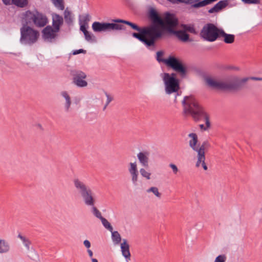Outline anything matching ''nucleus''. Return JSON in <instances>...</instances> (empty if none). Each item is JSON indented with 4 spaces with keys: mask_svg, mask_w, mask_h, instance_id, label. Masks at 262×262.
<instances>
[{
    "mask_svg": "<svg viewBox=\"0 0 262 262\" xmlns=\"http://www.w3.org/2000/svg\"><path fill=\"white\" fill-rule=\"evenodd\" d=\"M182 104L183 107V113L184 115L191 116L195 121H198L204 118L206 128L210 127L209 116L192 96H185L182 101Z\"/></svg>",
    "mask_w": 262,
    "mask_h": 262,
    "instance_id": "1",
    "label": "nucleus"
},
{
    "mask_svg": "<svg viewBox=\"0 0 262 262\" xmlns=\"http://www.w3.org/2000/svg\"><path fill=\"white\" fill-rule=\"evenodd\" d=\"M249 79L262 81V77H250L240 79L237 77H233L225 81H217L211 78L206 79L207 84L213 89L221 90L238 91L241 90L245 83Z\"/></svg>",
    "mask_w": 262,
    "mask_h": 262,
    "instance_id": "2",
    "label": "nucleus"
},
{
    "mask_svg": "<svg viewBox=\"0 0 262 262\" xmlns=\"http://www.w3.org/2000/svg\"><path fill=\"white\" fill-rule=\"evenodd\" d=\"M113 21L115 23H121L128 25L133 30L138 31L139 33H133L132 36L143 42L147 47L155 46L154 41L150 36V34L154 30L152 27L150 28H147L146 27L141 28L130 21L120 19H114Z\"/></svg>",
    "mask_w": 262,
    "mask_h": 262,
    "instance_id": "3",
    "label": "nucleus"
},
{
    "mask_svg": "<svg viewBox=\"0 0 262 262\" xmlns=\"http://www.w3.org/2000/svg\"><path fill=\"white\" fill-rule=\"evenodd\" d=\"M163 51H158L156 53V59L159 62H163L167 67L171 68L173 71L178 73L181 78L186 76L187 70L182 60L174 56H169L167 58H162L164 55Z\"/></svg>",
    "mask_w": 262,
    "mask_h": 262,
    "instance_id": "4",
    "label": "nucleus"
},
{
    "mask_svg": "<svg viewBox=\"0 0 262 262\" xmlns=\"http://www.w3.org/2000/svg\"><path fill=\"white\" fill-rule=\"evenodd\" d=\"M74 188L79 194L82 197L86 206H93L95 203L94 193L91 188L83 181L75 178L73 181Z\"/></svg>",
    "mask_w": 262,
    "mask_h": 262,
    "instance_id": "5",
    "label": "nucleus"
},
{
    "mask_svg": "<svg viewBox=\"0 0 262 262\" xmlns=\"http://www.w3.org/2000/svg\"><path fill=\"white\" fill-rule=\"evenodd\" d=\"M148 17L151 21L152 23L147 28L153 27L154 30L152 33L150 34V36L151 37L154 43L157 40L163 37V33L161 30H160L159 24L162 22V18L159 16L157 11L154 8H151L149 10Z\"/></svg>",
    "mask_w": 262,
    "mask_h": 262,
    "instance_id": "6",
    "label": "nucleus"
},
{
    "mask_svg": "<svg viewBox=\"0 0 262 262\" xmlns=\"http://www.w3.org/2000/svg\"><path fill=\"white\" fill-rule=\"evenodd\" d=\"M20 42L25 45H32L35 43L39 36V32L27 25H23L20 29Z\"/></svg>",
    "mask_w": 262,
    "mask_h": 262,
    "instance_id": "7",
    "label": "nucleus"
},
{
    "mask_svg": "<svg viewBox=\"0 0 262 262\" xmlns=\"http://www.w3.org/2000/svg\"><path fill=\"white\" fill-rule=\"evenodd\" d=\"M222 29L218 28L213 24H205L200 32V36L205 40L213 42L220 38V31Z\"/></svg>",
    "mask_w": 262,
    "mask_h": 262,
    "instance_id": "8",
    "label": "nucleus"
},
{
    "mask_svg": "<svg viewBox=\"0 0 262 262\" xmlns=\"http://www.w3.org/2000/svg\"><path fill=\"white\" fill-rule=\"evenodd\" d=\"M178 24V20L175 15L170 13H166L164 17L162 18V22L159 24L160 30L162 31L163 36L165 32L173 33L175 32L174 28Z\"/></svg>",
    "mask_w": 262,
    "mask_h": 262,
    "instance_id": "9",
    "label": "nucleus"
},
{
    "mask_svg": "<svg viewBox=\"0 0 262 262\" xmlns=\"http://www.w3.org/2000/svg\"><path fill=\"white\" fill-rule=\"evenodd\" d=\"M92 27L93 31L95 32L125 29V27L123 25L116 23H100L98 21L93 23Z\"/></svg>",
    "mask_w": 262,
    "mask_h": 262,
    "instance_id": "10",
    "label": "nucleus"
},
{
    "mask_svg": "<svg viewBox=\"0 0 262 262\" xmlns=\"http://www.w3.org/2000/svg\"><path fill=\"white\" fill-rule=\"evenodd\" d=\"M164 86L165 91L166 94H176L175 95L174 102L177 103V96L179 95L178 92L180 89V80L178 79L169 78L168 79L162 78Z\"/></svg>",
    "mask_w": 262,
    "mask_h": 262,
    "instance_id": "11",
    "label": "nucleus"
},
{
    "mask_svg": "<svg viewBox=\"0 0 262 262\" xmlns=\"http://www.w3.org/2000/svg\"><path fill=\"white\" fill-rule=\"evenodd\" d=\"M210 146V144L208 141H205L198 148L196 156L197 161L195 164L196 167H199L201 165L205 170H207L208 167L205 162L206 159L205 150L208 149Z\"/></svg>",
    "mask_w": 262,
    "mask_h": 262,
    "instance_id": "12",
    "label": "nucleus"
},
{
    "mask_svg": "<svg viewBox=\"0 0 262 262\" xmlns=\"http://www.w3.org/2000/svg\"><path fill=\"white\" fill-rule=\"evenodd\" d=\"M73 77V83L80 88L85 87L88 85V82L85 80L86 78V75L81 71H73L72 73Z\"/></svg>",
    "mask_w": 262,
    "mask_h": 262,
    "instance_id": "13",
    "label": "nucleus"
},
{
    "mask_svg": "<svg viewBox=\"0 0 262 262\" xmlns=\"http://www.w3.org/2000/svg\"><path fill=\"white\" fill-rule=\"evenodd\" d=\"M59 31H56L55 28L50 26H47L42 30V37L45 39H48L52 41L55 39L57 36Z\"/></svg>",
    "mask_w": 262,
    "mask_h": 262,
    "instance_id": "14",
    "label": "nucleus"
},
{
    "mask_svg": "<svg viewBox=\"0 0 262 262\" xmlns=\"http://www.w3.org/2000/svg\"><path fill=\"white\" fill-rule=\"evenodd\" d=\"M128 170L131 176L133 183L134 185H137L138 180L139 173L136 162L129 163Z\"/></svg>",
    "mask_w": 262,
    "mask_h": 262,
    "instance_id": "15",
    "label": "nucleus"
},
{
    "mask_svg": "<svg viewBox=\"0 0 262 262\" xmlns=\"http://www.w3.org/2000/svg\"><path fill=\"white\" fill-rule=\"evenodd\" d=\"M36 16V12L34 13L30 10L26 11L23 14L21 19L22 25H27L34 21V18Z\"/></svg>",
    "mask_w": 262,
    "mask_h": 262,
    "instance_id": "16",
    "label": "nucleus"
},
{
    "mask_svg": "<svg viewBox=\"0 0 262 262\" xmlns=\"http://www.w3.org/2000/svg\"><path fill=\"white\" fill-rule=\"evenodd\" d=\"M52 18L53 28L59 31L60 26L63 23V17L57 13H53L52 14Z\"/></svg>",
    "mask_w": 262,
    "mask_h": 262,
    "instance_id": "17",
    "label": "nucleus"
},
{
    "mask_svg": "<svg viewBox=\"0 0 262 262\" xmlns=\"http://www.w3.org/2000/svg\"><path fill=\"white\" fill-rule=\"evenodd\" d=\"M149 154L147 151H141L139 152L137 156L141 165L145 168L149 166Z\"/></svg>",
    "mask_w": 262,
    "mask_h": 262,
    "instance_id": "18",
    "label": "nucleus"
},
{
    "mask_svg": "<svg viewBox=\"0 0 262 262\" xmlns=\"http://www.w3.org/2000/svg\"><path fill=\"white\" fill-rule=\"evenodd\" d=\"M47 18L41 13L36 11V16L34 18V24L37 27H43L47 23Z\"/></svg>",
    "mask_w": 262,
    "mask_h": 262,
    "instance_id": "19",
    "label": "nucleus"
},
{
    "mask_svg": "<svg viewBox=\"0 0 262 262\" xmlns=\"http://www.w3.org/2000/svg\"><path fill=\"white\" fill-rule=\"evenodd\" d=\"M120 247L122 255L127 260H129L130 258L129 246L126 239H123V242L121 244Z\"/></svg>",
    "mask_w": 262,
    "mask_h": 262,
    "instance_id": "20",
    "label": "nucleus"
},
{
    "mask_svg": "<svg viewBox=\"0 0 262 262\" xmlns=\"http://www.w3.org/2000/svg\"><path fill=\"white\" fill-rule=\"evenodd\" d=\"M188 137L191 138L189 141V145L192 149L193 151L197 152L198 148L196 146L198 142V136L195 133H190L188 135Z\"/></svg>",
    "mask_w": 262,
    "mask_h": 262,
    "instance_id": "21",
    "label": "nucleus"
},
{
    "mask_svg": "<svg viewBox=\"0 0 262 262\" xmlns=\"http://www.w3.org/2000/svg\"><path fill=\"white\" fill-rule=\"evenodd\" d=\"M61 96L65 99V103L64 104V110L66 112H69L70 110L71 105L72 104L71 98L66 91H62L60 93Z\"/></svg>",
    "mask_w": 262,
    "mask_h": 262,
    "instance_id": "22",
    "label": "nucleus"
},
{
    "mask_svg": "<svg viewBox=\"0 0 262 262\" xmlns=\"http://www.w3.org/2000/svg\"><path fill=\"white\" fill-rule=\"evenodd\" d=\"M220 38L224 37V41L226 43L230 44L234 41L235 36L233 34H227L222 29L220 31Z\"/></svg>",
    "mask_w": 262,
    "mask_h": 262,
    "instance_id": "23",
    "label": "nucleus"
},
{
    "mask_svg": "<svg viewBox=\"0 0 262 262\" xmlns=\"http://www.w3.org/2000/svg\"><path fill=\"white\" fill-rule=\"evenodd\" d=\"M10 246L8 242L0 238V254H6L9 252Z\"/></svg>",
    "mask_w": 262,
    "mask_h": 262,
    "instance_id": "24",
    "label": "nucleus"
},
{
    "mask_svg": "<svg viewBox=\"0 0 262 262\" xmlns=\"http://www.w3.org/2000/svg\"><path fill=\"white\" fill-rule=\"evenodd\" d=\"M172 34H175L177 35V36L182 41L184 42H186L188 41L189 35L187 34L185 31L183 30H179V31H175V32H173Z\"/></svg>",
    "mask_w": 262,
    "mask_h": 262,
    "instance_id": "25",
    "label": "nucleus"
},
{
    "mask_svg": "<svg viewBox=\"0 0 262 262\" xmlns=\"http://www.w3.org/2000/svg\"><path fill=\"white\" fill-rule=\"evenodd\" d=\"M64 18L66 23L68 25H70L72 24L73 18L72 16V13L68 10V8L64 11Z\"/></svg>",
    "mask_w": 262,
    "mask_h": 262,
    "instance_id": "26",
    "label": "nucleus"
},
{
    "mask_svg": "<svg viewBox=\"0 0 262 262\" xmlns=\"http://www.w3.org/2000/svg\"><path fill=\"white\" fill-rule=\"evenodd\" d=\"M216 1L217 0H203L202 1L196 3L195 4L192 5V7L195 8L202 7L207 5H209Z\"/></svg>",
    "mask_w": 262,
    "mask_h": 262,
    "instance_id": "27",
    "label": "nucleus"
},
{
    "mask_svg": "<svg viewBox=\"0 0 262 262\" xmlns=\"http://www.w3.org/2000/svg\"><path fill=\"white\" fill-rule=\"evenodd\" d=\"M111 232L112 240L114 244L115 245L120 244L121 241V237L119 232L117 231H113V230Z\"/></svg>",
    "mask_w": 262,
    "mask_h": 262,
    "instance_id": "28",
    "label": "nucleus"
},
{
    "mask_svg": "<svg viewBox=\"0 0 262 262\" xmlns=\"http://www.w3.org/2000/svg\"><path fill=\"white\" fill-rule=\"evenodd\" d=\"M13 4L20 8H23L27 5L28 0H12Z\"/></svg>",
    "mask_w": 262,
    "mask_h": 262,
    "instance_id": "29",
    "label": "nucleus"
},
{
    "mask_svg": "<svg viewBox=\"0 0 262 262\" xmlns=\"http://www.w3.org/2000/svg\"><path fill=\"white\" fill-rule=\"evenodd\" d=\"M100 220H101V221L102 222V224H103V226L106 229L108 230L110 232H112V231L113 230V228L111 226L110 223L108 222V221L106 219L103 217H101Z\"/></svg>",
    "mask_w": 262,
    "mask_h": 262,
    "instance_id": "30",
    "label": "nucleus"
},
{
    "mask_svg": "<svg viewBox=\"0 0 262 262\" xmlns=\"http://www.w3.org/2000/svg\"><path fill=\"white\" fill-rule=\"evenodd\" d=\"M53 3L54 6L59 10H63L64 9V5L63 0H54Z\"/></svg>",
    "mask_w": 262,
    "mask_h": 262,
    "instance_id": "31",
    "label": "nucleus"
},
{
    "mask_svg": "<svg viewBox=\"0 0 262 262\" xmlns=\"http://www.w3.org/2000/svg\"><path fill=\"white\" fill-rule=\"evenodd\" d=\"M228 5V0H223L220 1L217 3L215 4V5L217 6V9L219 10H221L223 8H225L227 5Z\"/></svg>",
    "mask_w": 262,
    "mask_h": 262,
    "instance_id": "32",
    "label": "nucleus"
},
{
    "mask_svg": "<svg viewBox=\"0 0 262 262\" xmlns=\"http://www.w3.org/2000/svg\"><path fill=\"white\" fill-rule=\"evenodd\" d=\"M94 205L93 206H90L92 207V213L96 217L100 220L103 216L101 215V213L100 211Z\"/></svg>",
    "mask_w": 262,
    "mask_h": 262,
    "instance_id": "33",
    "label": "nucleus"
},
{
    "mask_svg": "<svg viewBox=\"0 0 262 262\" xmlns=\"http://www.w3.org/2000/svg\"><path fill=\"white\" fill-rule=\"evenodd\" d=\"M140 173L141 175L146 178L147 180L150 179L151 173L148 172L145 169L142 168L140 169Z\"/></svg>",
    "mask_w": 262,
    "mask_h": 262,
    "instance_id": "34",
    "label": "nucleus"
},
{
    "mask_svg": "<svg viewBox=\"0 0 262 262\" xmlns=\"http://www.w3.org/2000/svg\"><path fill=\"white\" fill-rule=\"evenodd\" d=\"M147 192H152L157 197L160 198L161 196V193L159 192L158 189L156 187H151L147 190Z\"/></svg>",
    "mask_w": 262,
    "mask_h": 262,
    "instance_id": "35",
    "label": "nucleus"
},
{
    "mask_svg": "<svg viewBox=\"0 0 262 262\" xmlns=\"http://www.w3.org/2000/svg\"><path fill=\"white\" fill-rule=\"evenodd\" d=\"M18 237L23 241L24 245L27 248L28 250L29 249V246L31 244L30 242L25 237L22 236L20 234H18Z\"/></svg>",
    "mask_w": 262,
    "mask_h": 262,
    "instance_id": "36",
    "label": "nucleus"
},
{
    "mask_svg": "<svg viewBox=\"0 0 262 262\" xmlns=\"http://www.w3.org/2000/svg\"><path fill=\"white\" fill-rule=\"evenodd\" d=\"M84 35L85 39L88 41H94L95 40V36L92 34L90 33L88 31L86 32H84Z\"/></svg>",
    "mask_w": 262,
    "mask_h": 262,
    "instance_id": "37",
    "label": "nucleus"
},
{
    "mask_svg": "<svg viewBox=\"0 0 262 262\" xmlns=\"http://www.w3.org/2000/svg\"><path fill=\"white\" fill-rule=\"evenodd\" d=\"M161 76L162 78H165V79H167V78L168 79L169 78H172L173 79H178L176 77L177 75L174 73H172L171 74H169L168 73H164L161 74Z\"/></svg>",
    "mask_w": 262,
    "mask_h": 262,
    "instance_id": "38",
    "label": "nucleus"
},
{
    "mask_svg": "<svg viewBox=\"0 0 262 262\" xmlns=\"http://www.w3.org/2000/svg\"><path fill=\"white\" fill-rule=\"evenodd\" d=\"M182 27L184 29L183 31H189L191 33H194L195 32V29L193 27L188 26L187 25H182Z\"/></svg>",
    "mask_w": 262,
    "mask_h": 262,
    "instance_id": "39",
    "label": "nucleus"
},
{
    "mask_svg": "<svg viewBox=\"0 0 262 262\" xmlns=\"http://www.w3.org/2000/svg\"><path fill=\"white\" fill-rule=\"evenodd\" d=\"M104 94L107 98L106 102L105 104L103 107V110H105L107 106L110 104V103L113 100V97H112L110 94H108L107 92H105Z\"/></svg>",
    "mask_w": 262,
    "mask_h": 262,
    "instance_id": "40",
    "label": "nucleus"
},
{
    "mask_svg": "<svg viewBox=\"0 0 262 262\" xmlns=\"http://www.w3.org/2000/svg\"><path fill=\"white\" fill-rule=\"evenodd\" d=\"M226 260V255L224 254H222L217 256L215 259L214 262H225Z\"/></svg>",
    "mask_w": 262,
    "mask_h": 262,
    "instance_id": "41",
    "label": "nucleus"
},
{
    "mask_svg": "<svg viewBox=\"0 0 262 262\" xmlns=\"http://www.w3.org/2000/svg\"><path fill=\"white\" fill-rule=\"evenodd\" d=\"M245 4H258L260 3V0H242Z\"/></svg>",
    "mask_w": 262,
    "mask_h": 262,
    "instance_id": "42",
    "label": "nucleus"
},
{
    "mask_svg": "<svg viewBox=\"0 0 262 262\" xmlns=\"http://www.w3.org/2000/svg\"><path fill=\"white\" fill-rule=\"evenodd\" d=\"M169 166L172 169L173 174H177L179 171V169L177 166L173 163L169 164Z\"/></svg>",
    "mask_w": 262,
    "mask_h": 262,
    "instance_id": "43",
    "label": "nucleus"
},
{
    "mask_svg": "<svg viewBox=\"0 0 262 262\" xmlns=\"http://www.w3.org/2000/svg\"><path fill=\"white\" fill-rule=\"evenodd\" d=\"M219 11V10L217 9V6L215 5L214 6V7H213L212 8L208 10V12L209 13H213L214 12H217Z\"/></svg>",
    "mask_w": 262,
    "mask_h": 262,
    "instance_id": "44",
    "label": "nucleus"
},
{
    "mask_svg": "<svg viewBox=\"0 0 262 262\" xmlns=\"http://www.w3.org/2000/svg\"><path fill=\"white\" fill-rule=\"evenodd\" d=\"M86 52V51L85 50H84L83 49H79V50H75L73 51V55H77V54H80V53H85Z\"/></svg>",
    "mask_w": 262,
    "mask_h": 262,
    "instance_id": "45",
    "label": "nucleus"
},
{
    "mask_svg": "<svg viewBox=\"0 0 262 262\" xmlns=\"http://www.w3.org/2000/svg\"><path fill=\"white\" fill-rule=\"evenodd\" d=\"M83 244L85 246V247L88 249L91 247V243L87 239L84 241Z\"/></svg>",
    "mask_w": 262,
    "mask_h": 262,
    "instance_id": "46",
    "label": "nucleus"
},
{
    "mask_svg": "<svg viewBox=\"0 0 262 262\" xmlns=\"http://www.w3.org/2000/svg\"><path fill=\"white\" fill-rule=\"evenodd\" d=\"M171 3L172 4H178L179 3H185V0H172Z\"/></svg>",
    "mask_w": 262,
    "mask_h": 262,
    "instance_id": "47",
    "label": "nucleus"
},
{
    "mask_svg": "<svg viewBox=\"0 0 262 262\" xmlns=\"http://www.w3.org/2000/svg\"><path fill=\"white\" fill-rule=\"evenodd\" d=\"M185 4H190L192 7V5L194 4L193 0H185Z\"/></svg>",
    "mask_w": 262,
    "mask_h": 262,
    "instance_id": "48",
    "label": "nucleus"
},
{
    "mask_svg": "<svg viewBox=\"0 0 262 262\" xmlns=\"http://www.w3.org/2000/svg\"><path fill=\"white\" fill-rule=\"evenodd\" d=\"M199 126L202 130L205 131L209 129V128H206V126H205L204 124H200Z\"/></svg>",
    "mask_w": 262,
    "mask_h": 262,
    "instance_id": "49",
    "label": "nucleus"
},
{
    "mask_svg": "<svg viewBox=\"0 0 262 262\" xmlns=\"http://www.w3.org/2000/svg\"><path fill=\"white\" fill-rule=\"evenodd\" d=\"M80 30L83 33V34L84 32L88 31L84 25H81L80 26Z\"/></svg>",
    "mask_w": 262,
    "mask_h": 262,
    "instance_id": "50",
    "label": "nucleus"
},
{
    "mask_svg": "<svg viewBox=\"0 0 262 262\" xmlns=\"http://www.w3.org/2000/svg\"><path fill=\"white\" fill-rule=\"evenodd\" d=\"M89 20H90V16L89 14H86L83 17V21L87 22V21H89Z\"/></svg>",
    "mask_w": 262,
    "mask_h": 262,
    "instance_id": "51",
    "label": "nucleus"
},
{
    "mask_svg": "<svg viewBox=\"0 0 262 262\" xmlns=\"http://www.w3.org/2000/svg\"><path fill=\"white\" fill-rule=\"evenodd\" d=\"M257 215L259 216V220L260 221H262V209H261L258 212Z\"/></svg>",
    "mask_w": 262,
    "mask_h": 262,
    "instance_id": "52",
    "label": "nucleus"
},
{
    "mask_svg": "<svg viewBox=\"0 0 262 262\" xmlns=\"http://www.w3.org/2000/svg\"><path fill=\"white\" fill-rule=\"evenodd\" d=\"M87 251H88V253L89 254V256L90 257H92L93 256V255L92 251L91 250H90V249H88Z\"/></svg>",
    "mask_w": 262,
    "mask_h": 262,
    "instance_id": "53",
    "label": "nucleus"
},
{
    "mask_svg": "<svg viewBox=\"0 0 262 262\" xmlns=\"http://www.w3.org/2000/svg\"><path fill=\"white\" fill-rule=\"evenodd\" d=\"M3 2L5 5H9L10 4L11 0H2Z\"/></svg>",
    "mask_w": 262,
    "mask_h": 262,
    "instance_id": "54",
    "label": "nucleus"
},
{
    "mask_svg": "<svg viewBox=\"0 0 262 262\" xmlns=\"http://www.w3.org/2000/svg\"><path fill=\"white\" fill-rule=\"evenodd\" d=\"M36 126H37V127H38L41 130L43 129L42 125L40 124H37Z\"/></svg>",
    "mask_w": 262,
    "mask_h": 262,
    "instance_id": "55",
    "label": "nucleus"
},
{
    "mask_svg": "<svg viewBox=\"0 0 262 262\" xmlns=\"http://www.w3.org/2000/svg\"><path fill=\"white\" fill-rule=\"evenodd\" d=\"M92 262H98L97 259H96V258H92Z\"/></svg>",
    "mask_w": 262,
    "mask_h": 262,
    "instance_id": "56",
    "label": "nucleus"
},
{
    "mask_svg": "<svg viewBox=\"0 0 262 262\" xmlns=\"http://www.w3.org/2000/svg\"><path fill=\"white\" fill-rule=\"evenodd\" d=\"M199 1H200V0H193V1H194V3H195V2H199Z\"/></svg>",
    "mask_w": 262,
    "mask_h": 262,
    "instance_id": "57",
    "label": "nucleus"
}]
</instances>
